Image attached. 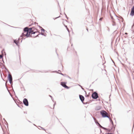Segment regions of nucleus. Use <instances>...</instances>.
Here are the masks:
<instances>
[{"label": "nucleus", "mask_w": 134, "mask_h": 134, "mask_svg": "<svg viewBox=\"0 0 134 134\" xmlns=\"http://www.w3.org/2000/svg\"><path fill=\"white\" fill-rule=\"evenodd\" d=\"M9 73V72L8 71ZM8 79L9 80V83L11 85H13V79L12 75L10 74L9 73L8 74Z\"/></svg>", "instance_id": "nucleus-1"}, {"label": "nucleus", "mask_w": 134, "mask_h": 134, "mask_svg": "<svg viewBox=\"0 0 134 134\" xmlns=\"http://www.w3.org/2000/svg\"><path fill=\"white\" fill-rule=\"evenodd\" d=\"M100 114L102 115L103 118H105L107 117V115H108V114L105 111L102 110L100 111Z\"/></svg>", "instance_id": "nucleus-2"}, {"label": "nucleus", "mask_w": 134, "mask_h": 134, "mask_svg": "<svg viewBox=\"0 0 134 134\" xmlns=\"http://www.w3.org/2000/svg\"><path fill=\"white\" fill-rule=\"evenodd\" d=\"M92 98L94 99H97L98 96V93L96 92H94L92 94Z\"/></svg>", "instance_id": "nucleus-3"}, {"label": "nucleus", "mask_w": 134, "mask_h": 134, "mask_svg": "<svg viewBox=\"0 0 134 134\" xmlns=\"http://www.w3.org/2000/svg\"><path fill=\"white\" fill-rule=\"evenodd\" d=\"M66 82H62L61 83V85L64 88L68 89L69 88V87L66 86Z\"/></svg>", "instance_id": "nucleus-4"}, {"label": "nucleus", "mask_w": 134, "mask_h": 134, "mask_svg": "<svg viewBox=\"0 0 134 134\" xmlns=\"http://www.w3.org/2000/svg\"><path fill=\"white\" fill-rule=\"evenodd\" d=\"M24 104L26 106H27L29 105V102L27 99L26 98H24L23 100Z\"/></svg>", "instance_id": "nucleus-5"}, {"label": "nucleus", "mask_w": 134, "mask_h": 134, "mask_svg": "<svg viewBox=\"0 0 134 134\" xmlns=\"http://www.w3.org/2000/svg\"><path fill=\"white\" fill-rule=\"evenodd\" d=\"M79 97L80 98V100L81 101V102L84 104H86L87 103H83V102L84 101L85 99L84 97L82 95H79Z\"/></svg>", "instance_id": "nucleus-6"}, {"label": "nucleus", "mask_w": 134, "mask_h": 134, "mask_svg": "<svg viewBox=\"0 0 134 134\" xmlns=\"http://www.w3.org/2000/svg\"><path fill=\"white\" fill-rule=\"evenodd\" d=\"M130 15L132 16H134V6L131 8Z\"/></svg>", "instance_id": "nucleus-7"}, {"label": "nucleus", "mask_w": 134, "mask_h": 134, "mask_svg": "<svg viewBox=\"0 0 134 134\" xmlns=\"http://www.w3.org/2000/svg\"><path fill=\"white\" fill-rule=\"evenodd\" d=\"M29 30V28L28 27H26L24 28L23 31L24 32H28V30Z\"/></svg>", "instance_id": "nucleus-8"}, {"label": "nucleus", "mask_w": 134, "mask_h": 134, "mask_svg": "<svg viewBox=\"0 0 134 134\" xmlns=\"http://www.w3.org/2000/svg\"><path fill=\"white\" fill-rule=\"evenodd\" d=\"M13 41L15 43L17 46H18V45L19 41L16 40L15 39L13 40Z\"/></svg>", "instance_id": "nucleus-9"}, {"label": "nucleus", "mask_w": 134, "mask_h": 134, "mask_svg": "<svg viewBox=\"0 0 134 134\" xmlns=\"http://www.w3.org/2000/svg\"><path fill=\"white\" fill-rule=\"evenodd\" d=\"M30 34L31 33H30L29 32H27L25 34V36L27 37H31V36H30Z\"/></svg>", "instance_id": "nucleus-10"}, {"label": "nucleus", "mask_w": 134, "mask_h": 134, "mask_svg": "<svg viewBox=\"0 0 134 134\" xmlns=\"http://www.w3.org/2000/svg\"><path fill=\"white\" fill-rule=\"evenodd\" d=\"M101 108V107L100 106H96L95 108V110H98L100 109Z\"/></svg>", "instance_id": "nucleus-11"}, {"label": "nucleus", "mask_w": 134, "mask_h": 134, "mask_svg": "<svg viewBox=\"0 0 134 134\" xmlns=\"http://www.w3.org/2000/svg\"><path fill=\"white\" fill-rule=\"evenodd\" d=\"M34 28V27H30L29 29V30H28V32L31 33V32L32 31V30L33 29V28Z\"/></svg>", "instance_id": "nucleus-12"}, {"label": "nucleus", "mask_w": 134, "mask_h": 134, "mask_svg": "<svg viewBox=\"0 0 134 134\" xmlns=\"http://www.w3.org/2000/svg\"><path fill=\"white\" fill-rule=\"evenodd\" d=\"M25 36H25V34H24V33H23L20 36V37H22V38H23L24 39H25V38H24V37Z\"/></svg>", "instance_id": "nucleus-13"}, {"label": "nucleus", "mask_w": 134, "mask_h": 134, "mask_svg": "<svg viewBox=\"0 0 134 134\" xmlns=\"http://www.w3.org/2000/svg\"><path fill=\"white\" fill-rule=\"evenodd\" d=\"M35 30V29H34V30H32V31L31 32V34H35L36 33V32H38V33H40L39 32H38L37 31H34Z\"/></svg>", "instance_id": "nucleus-14"}, {"label": "nucleus", "mask_w": 134, "mask_h": 134, "mask_svg": "<svg viewBox=\"0 0 134 134\" xmlns=\"http://www.w3.org/2000/svg\"><path fill=\"white\" fill-rule=\"evenodd\" d=\"M65 25V27L66 28V29L68 31V32L69 33H70L69 30V29H68V28L67 26L65 25Z\"/></svg>", "instance_id": "nucleus-15"}, {"label": "nucleus", "mask_w": 134, "mask_h": 134, "mask_svg": "<svg viewBox=\"0 0 134 134\" xmlns=\"http://www.w3.org/2000/svg\"><path fill=\"white\" fill-rule=\"evenodd\" d=\"M110 121L112 124L113 126H114V124L112 120L111 119H110Z\"/></svg>", "instance_id": "nucleus-16"}, {"label": "nucleus", "mask_w": 134, "mask_h": 134, "mask_svg": "<svg viewBox=\"0 0 134 134\" xmlns=\"http://www.w3.org/2000/svg\"><path fill=\"white\" fill-rule=\"evenodd\" d=\"M113 23L112 24V25L113 26H115L116 25L115 23L113 21Z\"/></svg>", "instance_id": "nucleus-17"}, {"label": "nucleus", "mask_w": 134, "mask_h": 134, "mask_svg": "<svg viewBox=\"0 0 134 134\" xmlns=\"http://www.w3.org/2000/svg\"><path fill=\"white\" fill-rule=\"evenodd\" d=\"M41 30L43 32H44L45 31V30L42 28L41 29Z\"/></svg>", "instance_id": "nucleus-18"}, {"label": "nucleus", "mask_w": 134, "mask_h": 134, "mask_svg": "<svg viewBox=\"0 0 134 134\" xmlns=\"http://www.w3.org/2000/svg\"><path fill=\"white\" fill-rule=\"evenodd\" d=\"M102 129L105 130H108V129L104 127H102Z\"/></svg>", "instance_id": "nucleus-19"}, {"label": "nucleus", "mask_w": 134, "mask_h": 134, "mask_svg": "<svg viewBox=\"0 0 134 134\" xmlns=\"http://www.w3.org/2000/svg\"><path fill=\"white\" fill-rule=\"evenodd\" d=\"M38 127H40V128H41V129H42V130H44L45 131V129H44V128H43V127H41V126H38Z\"/></svg>", "instance_id": "nucleus-20"}, {"label": "nucleus", "mask_w": 134, "mask_h": 134, "mask_svg": "<svg viewBox=\"0 0 134 134\" xmlns=\"http://www.w3.org/2000/svg\"><path fill=\"white\" fill-rule=\"evenodd\" d=\"M112 128H111L110 129H108V130H107L109 132H111V130H112Z\"/></svg>", "instance_id": "nucleus-21"}, {"label": "nucleus", "mask_w": 134, "mask_h": 134, "mask_svg": "<svg viewBox=\"0 0 134 134\" xmlns=\"http://www.w3.org/2000/svg\"><path fill=\"white\" fill-rule=\"evenodd\" d=\"M22 39V40L24 39L23 38H22V37H20H20L18 39V40H19L20 39Z\"/></svg>", "instance_id": "nucleus-22"}, {"label": "nucleus", "mask_w": 134, "mask_h": 134, "mask_svg": "<svg viewBox=\"0 0 134 134\" xmlns=\"http://www.w3.org/2000/svg\"><path fill=\"white\" fill-rule=\"evenodd\" d=\"M3 56L1 55H0V59H2L3 58Z\"/></svg>", "instance_id": "nucleus-23"}, {"label": "nucleus", "mask_w": 134, "mask_h": 134, "mask_svg": "<svg viewBox=\"0 0 134 134\" xmlns=\"http://www.w3.org/2000/svg\"><path fill=\"white\" fill-rule=\"evenodd\" d=\"M64 14H65V15L66 17V18L67 19H68V17L66 15V14L65 13H64Z\"/></svg>", "instance_id": "nucleus-24"}, {"label": "nucleus", "mask_w": 134, "mask_h": 134, "mask_svg": "<svg viewBox=\"0 0 134 134\" xmlns=\"http://www.w3.org/2000/svg\"><path fill=\"white\" fill-rule=\"evenodd\" d=\"M102 19H103V18H101L99 19V20L100 21H102Z\"/></svg>", "instance_id": "nucleus-25"}, {"label": "nucleus", "mask_w": 134, "mask_h": 134, "mask_svg": "<svg viewBox=\"0 0 134 134\" xmlns=\"http://www.w3.org/2000/svg\"><path fill=\"white\" fill-rule=\"evenodd\" d=\"M60 16L58 17H57L55 18H53V19L54 20L56 19H57V18H59Z\"/></svg>", "instance_id": "nucleus-26"}, {"label": "nucleus", "mask_w": 134, "mask_h": 134, "mask_svg": "<svg viewBox=\"0 0 134 134\" xmlns=\"http://www.w3.org/2000/svg\"><path fill=\"white\" fill-rule=\"evenodd\" d=\"M95 122L96 123V124L98 125V124H99V122H97L95 121Z\"/></svg>", "instance_id": "nucleus-27"}, {"label": "nucleus", "mask_w": 134, "mask_h": 134, "mask_svg": "<svg viewBox=\"0 0 134 134\" xmlns=\"http://www.w3.org/2000/svg\"><path fill=\"white\" fill-rule=\"evenodd\" d=\"M40 34V35H43H43H44V34L43 33H42V32H41V34Z\"/></svg>", "instance_id": "nucleus-28"}, {"label": "nucleus", "mask_w": 134, "mask_h": 134, "mask_svg": "<svg viewBox=\"0 0 134 134\" xmlns=\"http://www.w3.org/2000/svg\"><path fill=\"white\" fill-rule=\"evenodd\" d=\"M56 105V102H55L54 104L53 105V106H54V107H53V108H54V106H55V105Z\"/></svg>", "instance_id": "nucleus-29"}, {"label": "nucleus", "mask_w": 134, "mask_h": 134, "mask_svg": "<svg viewBox=\"0 0 134 134\" xmlns=\"http://www.w3.org/2000/svg\"><path fill=\"white\" fill-rule=\"evenodd\" d=\"M7 82H5V86H6V88H7V90H8V88H7V86H6V83H7Z\"/></svg>", "instance_id": "nucleus-30"}, {"label": "nucleus", "mask_w": 134, "mask_h": 134, "mask_svg": "<svg viewBox=\"0 0 134 134\" xmlns=\"http://www.w3.org/2000/svg\"><path fill=\"white\" fill-rule=\"evenodd\" d=\"M51 98V99H52V101H53L54 102V101L53 100V98L52 97V98Z\"/></svg>", "instance_id": "nucleus-31"}, {"label": "nucleus", "mask_w": 134, "mask_h": 134, "mask_svg": "<svg viewBox=\"0 0 134 134\" xmlns=\"http://www.w3.org/2000/svg\"><path fill=\"white\" fill-rule=\"evenodd\" d=\"M79 85L81 87L82 89L83 90H84V89L82 88V86H81V85Z\"/></svg>", "instance_id": "nucleus-32"}, {"label": "nucleus", "mask_w": 134, "mask_h": 134, "mask_svg": "<svg viewBox=\"0 0 134 134\" xmlns=\"http://www.w3.org/2000/svg\"><path fill=\"white\" fill-rule=\"evenodd\" d=\"M40 35V34H38V35H36V36L35 37H37L39 36V35Z\"/></svg>", "instance_id": "nucleus-33"}, {"label": "nucleus", "mask_w": 134, "mask_h": 134, "mask_svg": "<svg viewBox=\"0 0 134 134\" xmlns=\"http://www.w3.org/2000/svg\"><path fill=\"white\" fill-rule=\"evenodd\" d=\"M99 127H100V128H102V127H103V126H102L101 125H99Z\"/></svg>", "instance_id": "nucleus-34"}, {"label": "nucleus", "mask_w": 134, "mask_h": 134, "mask_svg": "<svg viewBox=\"0 0 134 134\" xmlns=\"http://www.w3.org/2000/svg\"><path fill=\"white\" fill-rule=\"evenodd\" d=\"M107 117L109 119H110V118H109V117L108 116V115H107Z\"/></svg>", "instance_id": "nucleus-35"}, {"label": "nucleus", "mask_w": 134, "mask_h": 134, "mask_svg": "<svg viewBox=\"0 0 134 134\" xmlns=\"http://www.w3.org/2000/svg\"><path fill=\"white\" fill-rule=\"evenodd\" d=\"M111 60L112 61V62H113V63L115 64V63H114V62L113 60L111 58Z\"/></svg>", "instance_id": "nucleus-36"}, {"label": "nucleus", "mask_w": 134, "mask_h": 134, "mask_svg": "<svg viewBox=\"0 0 134 134\" xmlns=\"http://www.w3.org/2000/svg\"><path fill=\"white\" fill-rule=\"evenodd\" d=\"M38 26L40 28V29L41 28V29H42V27L41 26Z\"/></svg>", "instance_id": "nucleus-37"}, {"label": "nucleus", "mask_w": 134, "mask_h": 134, "mask_svg": "<svg viewBox=\"0 0 134 134\" xmlns=\"http://www.w3.org/2000/svg\"><path fill=\"white\" fill-rule=\"evenodd\" d=\"M59 74H61V75H64V74H62V73H59Z\"/></svg>", "instance_id": "nucleus-38"}, {"label": "nucleus", "mask_w": 134, "mask_h": 134, "mask_svg": "<svg viewBox=\"0 0 134 134\" xmlns=\"http://www.w3.org/2000/svg\"><path fill=\"white\" fill-rule=\"evenodd\" d=\"M3 120H4L7 123V122L5 120V119L4 118H3Z\"/></svg>", "instance_id": "nucleus-39"}, {"label": "nucleus", "mask_w": 134, "mask_h": 134, "mask_svg": "<svg viewBox=\"0 0 134 134\" xmlns=\"http://www.w3.org/2000/svg\"><path fill=\"white\" fill-rule=\"evenodd\" d=\"M111 18L112 19H113V17L111 16Z\"/></svg>", "instance_id": "nucleus-40"}, {"label": "nucleus", "mask_w": 134, "mask_h": 134, "mask_svg": "<svg viewBox=\"0 0 134 134\" xmlns=\"http://www.w3.org/2000/svg\"><path fill=\"white\" fill-rule=\"evenodd\" d=\"M85 96L86 97H88L89 96L88 95H86Z\"/></svg>", "instance_id": "nucleus-41"}, {"label": "nucleus", "mask_w": 134, "mask_h": 134, "mask_svg": "<svg viewBox=\"0 0 134 134\" xmlns=\"http://www.w3.org/2000/svg\"><path fill=\"white\" fill-rule=\"evenodd\" d=\"M46 34H44V35H43V36H46Z\"/></svg>", "instance_id": "nucleus-42"}, {"label": "nucleus", "mask_w": 134, "mask_h": 134, "mask_svg": "<svg viewBox=\"0 0 134 134\" xmlns=\"http://www.w3.org/2000/svg\"><path fill=\"white\" fill-rule=\"evenodd\" d=\"M134 26V23H133V25L132 26V27Z\"/></svg>", "instance_id": "nucleus-43"}, {"label": "nucleus", "mask_w": 134, "mask_h": 134, "mask_svg": "<svg viewBox=\"0 0 134 134\" xmlns=\"http://www.w3.org/2000/svg\"><path fill=\"white\" fill-rule=\"evenodd\" d=\"M57 72V71H53V72Z\"/></svg>", "instance_id": "nucleus-44"}, {"label": "nucleus", "mask_w": 134, "mask_h": 134, "mask_svg": "<svg viewBox=\"0 0 134 134\" xmlns=\"http://www.w3.org/2000/svg\"><path fill=\"white\" fill-rule=\"evenodd\" d=\"M49 96H50V97H51V98H52V96H51V95H49Z\"/></svg>", "instance_id": "nucleus-45"}, {"label": "nucleus", "mask_w": 134, "mask_h": 134, "mask_svg": "<svg viewBox=\"0 0 134 134\" xmlns=\"http://www.w3.org/2000/svg\"><path fill=\"white\" fill-rule=\"evenodd\" d=\"M125 34H126V35H127L128 34V33H126V32H125Z\"/></svg>", "instance_id": "nucleus-46"}, {"label": "nucleus", "mask_w": 134, "mask_h": 134, "mask_svg": "<svg viewBox=\"0 0 134 134\" xmlns=\"http://www.w3.org/2000/svg\"><path fill=\"white\" fill-rule=\"evenodd\" d=\"M100 133H101L102 132V131L101 130V129H100Z\"/></svg>", "instance_id": "nucleus-47"}, {"label": "nucleus", "mask_w": 134, "mask_h": 134, "mask_svg": "<svg viewBox=\"0 0 134 134\" xmlns=\"http://www.w3.org/2000/svg\"><path fill=\"white\" fill-rule=\"evenodd\" d=\"M68 77L70 79H71V78H70V77H69V76H68Z\"/></svg>", "instance_id": "nucleus-48"}, {"label": "nucleus", "mask_w": 134, "mask_h": 134, "mask_svg": "<svg viewBox=\"0 0 134 134\" xmlns=\"http://www.w3.org/2000/svg\"><path fill=\"white\" fill-rule=\"evenodd\" d=\"M98 125L99 126V125H100V124L99 123V124H98Z\"/></svg>", "instance_id": "nucleus-49"}, {"label": "nucleus", "mask_w": 134, "mask_h": 134, "mask_svg": "<svg viewBox=\"0 0 134 134\" xmlns=\"http://www.w3.org/2000/svg\"><path fill=\"white\" fill-rule=\"evenodd\" d=\"M85 91V93L86 94V91Z\"/></svg>", "instance_id": "nucleus-50"}, {"label": "nucleus", "mask_w": 134, "mask_h": 134, "mask_svg": "<svg viewBox=\"0 0 134 134\" xmlns=\"http://www.w3.org/2000/svg\"><path fill=\"white\" fill-rule=\"evenodd\" d=\"M86 29H87V31H88V29H87V28Z\"/></svg>", "instance_id": "nucleus-51"}, {"label": "nucleus", "mask_w": 134, "mask_h": 134, "mask_svg": "<svg viewBox=\"0 0 134 134\" xmlns=\"http://www.w3.org/2000/svg\"><path fill=\"white\" fill-rule=\"evenodd\" d=\"M121 64H122L123 65H124V64L122 63H121Z\"/></svg>", "instance_id": "nucleus-52"}, {"label": "nucleus", "mask_w": 134, "mask_h": 134, "mask_svg": "<svg viewBox=\"0 0 134 134\" xmlns=\"http://www.w3.org/2000/svg\"><path fill=\"white\" fill-rule=\"evenodd\" d=\"M60 124H62V126H63V127H64V126H63V125L61 123H60Z\"/></svg>", "instance_id": "nucleus-53"}, {"label": "nucleus", "mask_w": 134, "mask_h": 134, "mask_svg": "<svg viewBox=\"0 0 134 134\" xmlns=\"http://www.w3.org/2000/svg\"><path fill=\"white\" fill-rule=\"evenodd\" d=\"M35 29V27H34V28H33V29Z\"/></svg>", "instance_id": "nucleus-54"}, {"label": "nucleus", "mask_w": 134, "mask_h": 134, "mask_svg": "<svg viewBox=\"0 0 134 134\" xmlns=\"http://www.w3.org/2000/svg\"><path fill=\"white\" fill-rule=\"evenodd\" d=\"M72 45H73V44H72L71 45V46H72Z\"/></svg>", "instance_id": "nucleus-55"}, {"label": "nucleus", "mask_w": 134, "mask_h": 134, "mask_svg": "<svg viewBox=\"0 0 134 134\" xmlns=\"http://www.w3.org/2000/svg\"><path fill=\"white\" fill-rule=\"evenodd\" d=\"M58 71H60V70H58Z\"/></svg>", "instance_id": "nucleus-56"}, {"label": "nucleus", "mask_w": 134, "mask_h": 134, "mask_svg": "<svg viewBox=\"0 0 134 134\" xmlns=\"http://www.w3.org/2000/svg\"><path fill=\"white\" fill-rule=\"evenodd\" d=\"M118 29V27H117V28L116 29V30Z\"/></svg>", "instance_id": "nucleus-57"}, {"label": "nucleus", "mask_w": 134, "mask_h": 134, "mask_svg": "<svg viewBox=\"0 0 134 134\" xmlns=\"http://www.w3.org/2000/svg\"><path fill=\"white\" fill-rule=\"evenodd\" d=\"M93 118L94 119V120H95V119Z\"/></svg>", "instance_id": "nucleus-58"}, {"label": "nucleus", "mask_w": 134, "mask_h": 134, "mask_svg": "<svg viewBox=\"0 0 134 134\" xmlns=\"http://www.w3.org/2000/svg\"><path fill=\"white\" fill-rule=\"evenodd\" d=\"M3 62L4 63V61L3 60Z\"/></svg>", "instance_id": "nucleus-59"}, {"label": "nucleus", "mask_w": 134, "mask_h": 134, "mask_svg": "<svg viewBox=\"0 0 134 134\" xmlns=\"http://www.w3.org/2000/svg\"><path fill=\"white\" fill-rule=\"evenodd\" d=\"M31 26V25H30L29 26Z\"/></svg>", "instance_id": "nucleus-60"}, {"label": "nucleus", "mask_w": 134, "mask_h": 134, "mask_svg": "<svg viewBox=\"0 0 134 134\" xmlns=\"http://www.w3.org/2000/svg\"><path fill=\"white\" fill-rule=\"evenodd\" d=\"M75 52L76 53V51Z\"/></svg>", "instance_id": "nucleus-61"}, {"label": "nucleus", "mask_w": 134, "mask_h": 134, "mask_svg": "<svg viewBox=\"0 0 134 134\" xmlns=\"http://www.w3.org/2000/svg\"><path fill=\"white\" fill-rule=\"evenodd\" d=\"M22 41V40H21V42Z\"/></svg>", "instance_id": "nucleus-62"}]
</instances>
